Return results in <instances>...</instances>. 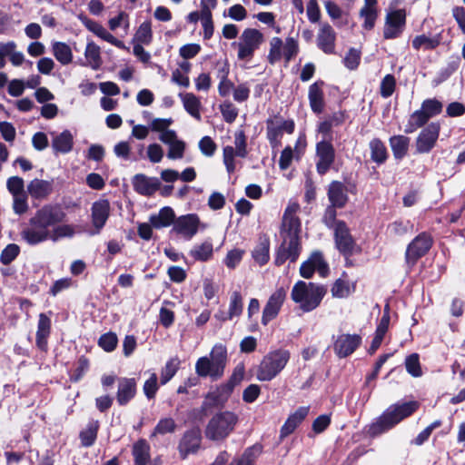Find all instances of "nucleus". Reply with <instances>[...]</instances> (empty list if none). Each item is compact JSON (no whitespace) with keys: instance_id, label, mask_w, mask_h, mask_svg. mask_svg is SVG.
Returning a JSON list of instances; mask_svg holds the SVG:
<instances>
[{"instance_id":"nucleus-64","label":"nucleus","mask_w":465,"mask_h":465,"mask_svg":"<svg viewBox=\"0 0 465 465\" xmlns=\"http://www.w3.org/2000/svg\"><path fill=\"white\" fill-rule=\"evenodd\" d=\"M387 231L391 235H403L409 231V223L395 221L388 225Z\"/></svg>"},{"instance_id":"nucleus-28","label":"nucleus","mask_w":465,"mask_h":465,"mask_svg":"<svg viewBox=\"0 0 465 465\" xmlns=\"http://www.w3.org/2000/svg\"><path fill=\"white\" fill-rule=\"evenodd\" d=\"M232 391L226 383L221 384L215 390L207 393L205 397L206 404L213 407L223 406L228 401Z\"/></svg>"},{"instance_id":"nucleus-31","label":"nucleus","mask_w":465,"mask_h":465,"mask_svg":"<svg viewBox=\"0 0 465 465\" xmlns=\"http://www.w3.org/2000/svg\"><path fill=\"white\" fill-rule=\"evenodd\" d=\"M150 450L151 447L144 439L134 442L132 449L134 465H146L151 458Z\"/></svg>"},{"instance_id":"nucleus-53","label":"nucleus","mask_w":465,"mask_h":465,"mask_svg":"<svg viewBox=\"0 0 465 465\" xmlns=\"http://www.w3.org/2000/svg\"><path fill=\"white\" fill-rule=\"evenodd\" d=\"M20 253V247L15 243H9L0 254V262L5 264H10Z\"/></svg>"},{"instance_id":"nucleus-59","label":"nucleus","mask_w":465,"mask_h":465,"mask_svg":"<svg viewBox=\"0 0 465 465\" xmlns=\"http://www.w3.org/2000/svg\"><path fill=\"white\" fill-rule=\"evenodd\" d=\"M173 123L172 118H154L150 123V128L160 135L167 131Z\"/></svg>"},{"instance_id":"nucleus-15","label":"nucleus","mask_w":465,"mask_h":465,"mask_svg":"<svg viewBox=\"0 0 465 465\" xmlns=\"http://www.w3.org/2000/svg\"><path fill=\"white\" fill-rule=\"evenodd\" d=\"M361 344V337L359 334L342 333L335 338L333 351L339 358H346L352 354Z\"/></svg>"},{"instance_id":"nucleus-5","label":"nucleus","mask_w":465,"mask_h":465,"mask_svg":"<svg viewBox=\"0 0 465 465\" xmlns=\"http://www.w3.org/2000/svg\"><path fill=\"white\" fill-rule=\"evenodd\" d=\"M238 420L237 414L230 411L215 413L205 428V437L212 440H223L233 431Z\"/></svg>"},{"instance_id":"nucleus-6","label":"nucleus","mask_w":465,"mask_h":465,"mask_svg":"<svg viewBox=\"0 0 465 465\" xmlns=\"http://www.w3.org/2000/svg\"><path fill=\"white\" fill-rule=\"evenodd\" d=\"M289 360L290 352L286 350L269 352L258 367L257 379L261 381H272L284 369Z\"/></svg>"},{"instance_id":"nucleus-8","label":"nucleus","mask_w":465,"mask_h":465,"mask_svg":"<svg viewBox=\"0 0 465 465\" xmlns=\"http://www.w3.org/2000/svg\"><path fill=\"white\" fill-rule=\"evenodd\" d=\"M263 41V35L259 30L254 28L245 29L240 35L239 41L234 44L238 49V58L240 60H250Z\"/></svg>"},{"instance_id":"nucleus-46","label":"nucleus","mask_w":465,"mask_h":465,"mask_svg":"<svg viewBox=\"0 0 465 465\" xmlns=\"http://www.w3.org/2000/svg\"><path fill=\"white\" fill-rule=\"evenodd\" d=\"M352 291L350 282L341 278L334 282L331 289L332 297L339 299L347 298Z\"/></svg>"},{"instance_id":"nucleus-9","label":"nucleus","mask_w":465,"mask_h":465,"mask_svg":"<svg viewBox=\"0 0 465 465\" xmlns=\"http://www.w3.org/2000/svg\"><path fill=\"white\" fill-rule=\"evenodd\" d=\"M433 240L429 233L421 232L417 235L407 246L405 261L409 267L416 264L431 248Z\"/></svg>"},{"instance_id":"nucleus-7","label":"nucleus","mask_w":465,"mask_h":465,"mask_svg":"<svg viewBox=\"0 0 465 465\" xmlns=\"http://www.w3.org/2000/svg\"><path fill=\"white\" fill-rule=\"evenodd\" d=\"M300 232L301 230L291 231L290 229L281 228L282 242L277 250L274 260L277 266H281L287 260L294 262L298 259L302 249Z\"/></svg>"},{"instance_id":"nucleus-17","label":"nucleus","mask_w":465,"mask_h":465,"mask_svg":"<svg viewBox=\"0 0 465 465\" xmlns=\"http://www.w3.org/2000/svg\"><path fill=\"white\" fill-rule=\"evenodd\" d=\"M6 58L15 67H19L25 62V54L17 50L15 41L0 42V69L5 66Z\"/></svg>"},{"instance_id":"nucleus-39","label":"nucleus","mask_w":465,"mask_h":465,"mask_svg":"<svg viewBox=\"0 0 465 465\" xmlns=\"http://www.w3.org/2000/svg\"><path fill=\"white\" fill-rule=\"evenodd\" d=\"M252 258L260 265H264L268 262L270 259V240L268 238L260 239L252 251Z\"/></svg>"},{"instance_id":"nucleus-1","label":"nucleus","mask_w":465,"mask_h":465,"mask_svg":"<svg viewBox=\"0 0 465 465\" xmlns=\"http://www.w3.org/2000/svg\"><path fill=\"white\" fill-rule=\"evenodd\" d=\"M65 217L66 213L60 205L45 204L29 219L27 226L21 232V237L29 245L72 238L75 234V228L73 224L63 223Z\"/></svg>"},{"instance_id":"nucleus-12","label":"nucleus","mask_w":465,"mask_h":465,"mask_svg":"<svg viewBox=\"0 0 465 465\" xmlns=\"http://www.w3.org/2000/svg\"><path fill=\"white\" fill-rule=\"evenodd\" d=\"M405 24V10L398 9L387 13L383 27V37L385 39H394L399 37L404 30Z\"/></svg>"},{"instance_id":"nucleus-30","label":"nucleus","mask_w":465,"mask_h":465,"mask_svg":"<svg viewBox=\"0 0 465 465\" xmlns=\"http://www.w3.org/2000/svg\"><path fill=\"white\" fill-rule=\"evenodd\" d=\"M85 26L93 32L94 35H96L98 37L102 38L103 40L114 45V46L128 50V48L125 46L124 42L116 39L112 34H110L102 25L92 21L87 20L85 22Z\"/></svg>"},{"instance_id":"nucleus-23","label":"nucleus","mask_w":465,"mask_h":465,"mask_svg":"<svg viewBox=\"0 0 465 465\" xmlns=\"http://www.w3.org/2000/svg\"><path fill=\"white\" fill-rule=\"evenodd\" d=\"M310 408L302 406L298 408L293 413H292L281 428L280 437L282 439L292 434L295 429L302 422V420L308 416Z\"/></svg>"},{"instance_id":"nucleus-18","label":"nucleus","mask_w":465,"mask_h":465,"mask_svg":"<svg viewBox=\"0 0 465 465\" xmlns=\"http://www.w3.org/2000/svg\"><path fill=\"white\" fill-rule=\"evenodd\" d=\"M137 393V381L134 378L122 377L117 380L116 401L119 406H126Z\"/></svg>"},{"instance_id":"nucleus-51","label":"nucleus","mask_w":465,"mask_h":465,"mask_svg":"<svg viewBox=\"0 0 465 465\" xmlns=\"http://www.w3.org/2000/svg\"><path fill=\"white\" fill-rule=\"evenodd\" d=\"M158 389L157 374L155 372H151L149 378L143 383V393L148 400H153L155 398Z\"/></svg>"},{"instance_id":"nucleus-60","label":"nucleus","mask_w":465,"mask_h":465,"mask_svg":"<svg viewBox=\"0 0 465 465\" xmlns=\"http://www.w3.org/2000/svg\"><path fill=\"white\" fill-rule=\"evenodd\" d=\"M298 49V43L294 38L289 37L286 39L282 51V56L285 58L286 62H289L297 54Z\"/></svg>"},{"instance_id":"nucleus-41","label":"nucleus","mask_w":465,"mask_h":465,"mask_svg":"<svg viewBox=\"0 0 465 465\" xmlns=\"http://www.w3.org/2000/svg\"><path fill=\"white\" fill-rule=\"evenodd\" d=\"M84 56L87 61V65L96 70L101 66L102 59L100 54V47L94 43L90 42L87 44Z\"/></svg>"},{"instance_id":"nucleus-52","label":"nucleus","mask_w":465,"mask_h":465,"mask_svg":"<svg viewBox=\"0 0 465 465\" xmlns=\"http://www.w3.org/2000/svg\"><path fill=\"white\" fill-rule=\"evenodd\" d=\"M176 428V424L173 419L172 418H163L161 419L157 425L155 426L152 437L157 435V434H166V433H172L174 431Z\"/></svg>"},{"instance_id":"nucleus-20","label":"nucleus","mask_w":465,"mask_h":465,"mask_svg":"<svg viewBox=\"0 0 465 465\" xmlns=\"http://www.w3.org/2000/svg\"><path fill=\"white\" fill-rule=\"evenodd\" d=\"M201 445V435L198 430H191L186 431L182 437L178 450L180 457L185 460L188 455L197 452Z\"/></svg>"},{"instance_id":"nucleus-11","label":"nucleus","mask_w":465,"mask_h":465,"mask_svg":"<svg viewBox=\"0 0 465 465\" xmlns=\"http://www.w3.org/2000/svg\"><path fill=\"white\" fill-rule=\"evenodd\" d=\"M442 110V104L436 99H427L421 104L420 110L415 111L410 118V126L411 129L423 125L427 121L439 114Z\"/></svg>"},{"instance_id":"nucleus-45","label":"nucleus","mask_w":465,"mask_h":465,"mask_svg":"<svg viewBox=\"0 0 465 465\" xmlns=\"http://www.w3.org/2000/svg\"><path fill=\"white\" fill-rule=\"evenodd\" d=\"M440 45L438 38H431L425 35H416L412 40V47L415 50H432Z\"/></svg>"},{"instance_id":"nucleus-47","label":"nucleus","mask_w":465,"mask_h":465,"mask_svg":"<svg viewBox=\"0 0 465 465\" xmlns=\"http://www.w3.org/2000/svg\"><path fill=\"white\" fill-rule=\"evenodd\" d=\"M152 27H151V22L145 21L143 24L140 25L139 28L137 29L134 41L136 44H145L148 45L152 41Z\"/></svg>"},{"instance_id":"nucleus-56","label":"nucleus","mask_w":465,"mask_h":465,"mask_svg":"<svg viewBox=\"0 0 465 465\" xmlns=\"http://www.w3.org/2000/svg\"><path fill=\"white\" fill-rule=\"evenodd\" d=\"M118 339L115 333L107 332L103 334L98 341V345L105 351H113L117 346Z\"/></svg>"},{"instance_id":"nucleus-19","label":"nucleus","mask_w":465,"mask_h":465,"mask_svg":"<svg viewBox=\"0 0 465 465\" xmlns=\"http://www.w3.org/2000/svg\"><path fill=\"white\" fill-rule=\"evenodd\" d=\"M134 190L143 196H152L161 188V182L156 177H149L143 173L135 174L132 179Z\"/></svg>"},{"instance_id":"nucleus-57","label":"nucleus","mask_w":465,"mask_h":465,"mask_svg":"<svg viewBox=\"0 0 465 465\" xmlns=\"http://www.w3.org/2000/svg\"><path fill=\"white\" fill-rule=\"evenodd\" d=\"M244 254V251L241 249H232L229 251L223 260L224 264L227 268L232 270L236 268V266L242 260V256Z\"/></svg>"},{"instance_id":"nucleus-48","label":"nucleus","mask_w":465,"mask_h":465,"mask_svg":"<svg viewBox=\"0 0 465 465\" xmlns=\"http://www.w3.org/2000/svg\"><path fill=\"white\" fill-rule=\"evenodd\" d=\"M284 44L279 37H272L270 41V52L268 60L271 64H274L281 60L282 57Z\"/></svg>"},{"instance_id":"nucleus-49","label":"nucleus","mask_w":465,"mask_h":465,"mask_svg":"<svg viewBox=\"0 0 465 465\" xmlns=\"http://www.w3.org/2000/svg\"><path fill=\"white\" fill-rule=\"evenodd\" d=\"M310 260L314 267V270L318 272V273L322 277H326L329 273V265L324 260L322 253L319 251L313 252L310 256Z\"/></svg>"},{"instance_id":"nucleus-35","label":"nucleus","mask_w":465,"mask_h":465,"mask_svg":"<svg viewBox=\"0 0 465 465\" xmlns=\"http://www.w3.org/2000/svg\"><path fill=\"white\" fill-rule=\"evenodd\" d=\"M52 51L55 59L63 65H66L73 61V53L71 47L64 42H54Z\"/></svg>"},{"instance_id":"nucleus-55","label":"nucleus","mask_w":465,"mask_h":465,"mask_svg":"<svg viewBox=\"0 0 465 465\" xmlns=\"http://www.w3.org/2000/svg\"><path fill=\"white\" fill-rule=\"evenodd\" d=\"M299 147H295V153L292 149V147H285L282 150L279 161V165L282 170H286L290 167L292 161L294 157L298 158L300 152L298 151Z\"/></svg>"},{"instance_id":"nucleus-42","label":"nucleus","mask_w":465,"mask_h":465,"mask_svg":"<svg viewBox=\"0 0 465 465\" xmlns=\"http://www.w3.org/2000/svg\"><path fill=\"white\" fill-rule=\"evenodd\" d=\"M98 429L99 422L97 420H93L89 422L87 427L80 432V440L83 446L90 447L94 443L97 438Z\"/></svg>"},{"instance_id":"nucleus-40","label":"nucleus","mask_w":465,"mask_h":465,"mask_svg":"<svg viewBox=\"0 0 465 465\" xmlns=\"http://www.w3.org/2000/svg\"><path fill=\"white\" fill-rule=\"evenodd\" d=\"M247 154L246 147H224L223 162L226 165L228 173H233L235 165L233 162L234 156L244 157Z\"/></svg>"},{"instance_id":"nucleus-14","label":"nucleus","mask_w":465,"mask_h":465,"mask_svg":"<svg viewBox=\"0 0 465 465\" xmlns=\"http://www.w3.org/2000/svg\"><path fill=\"white\" fill-rule=\"evenodd\" d=\"M111 206L106 199H100L93 203L91 207V223L93 231L91 234H99L105 226L110 216Z\"/></svg>"},{"instance_id":"nucleus-22","label":"nucleus","mask_w":465,"mask_h":465,"mask_svg":"<svg viewBox=\"0 0 465 465\" xmlns=\"http://www.w3.org/2000/svg\"><path fill=\"white\" fill-rule=\"evenodd\" d=\"M51 334V318L45 313H40L35 334L36 347L45 351L47 350L48 338Z\"/></svg>"},{"instance_id":"nucleus-50","label":"nucleus","mask_w":465,"mask_h":465,"mask_svg":"<svg viewBox=\"0 0 465 465\" xmlns=\"http://www.w3.org/2000/svg\"><path fill=\"white\" fill-rule=\"evenodd\" d=\"M405 368L409 374L412 377H420L422 371L420 363V356L418 353H412L405 359Z\"/></svg>"},{"instance_id":"nucleus-36","label":"nucleus","mask_w":465,"mask_h":465,"mask_svg":"<svg viewBox=\"0 0 465 465\" xmlns=\"http://www.w3.org/2000/svg\"><path fill=\"white\" fill-rule=\"evenodd\" d=\"M52 183L48 181L35 179L28 185L30 195L35 199L45 198L52 192Z\"/></svg>"},{"instance_id":"nucleus-4","label":"nucleus","mask_w":465,"mask_h":465,"mask_svg":"<svg viewBox=\"0 0 465 465\" xmlns=\"http://www.w3.org/2000/svg\"><path fill=\"white\" fill-rule=\"evenodd\" d=\"M227 363V350L222 345H215L210 354V358L203 356L197 360L195 363V372L199 377H211L216 381L220 379L224 372Z\"/></svg>"},{"instance_id":"nucleus-61","label":"nucleus","mask_w":465,"mask_h":465,"mask_svg":"<svg viewBox=\"0 0 465 465\" xmlns=\"http://www.w3.org/2000/svg\"><path fill=\"white\" fill-rule=\"evenodd\" d=\"M24 180L18 176H13L7 180V188L13 195L25 193Z\"/></svg>"},{"instance_id":"nucleus-16","label":"nucleus","mask_w":465,"mask_h":465,"mask_svg":"<svg viewBox=\"0 0 465 465\" xmlns=\"http://www.w3.org/2000/svg\"><path fill=\"white\" fill-rule=\"evenodd\" d=\"M200 219L195 213L179 216L174 221L173 231L186 240H191L198 232Z\"/></svg>"},{"instance_id":"nucleus-29","label":"nucleus","mask_w":465,"mask_h":465,"mask_svg":"<svg viewBox=\"0 0 465 465\" xmlns=\"http://www.w3.org/2000/svg\"><path fill=\"white\" fill-rule=\"evenodd\" d=\"M174 211L169 206L163 207L158 213L152 214L149 218L150 223L155 229L168 227L171 224H174Z\"/></svg>"},{"instance_id":"nucleus-13","label":"nucleus","mask_w":465,"mask_h":465,"mask_svg":"<svg viewBox=\"0 0 465 465\" xmlns=\"http://www.w3.org/2000/svg\"><path fill=\"white\" fill-rule=\"evenodd\" d=\"M285 300L286 291L282 287L278 288L270 295L266 304L262 309L261 322L263 326L268 325L269 322L277 318Z\"/></svg>"},{"instance_id":"nucleus-37","label":"nucleus","mask_w":465,"mask_h":465,"mask_svg":"<svg viewBox=\"0 0 465 465\" xmlns=\"http://www.w3.org/2000/svg\"><path fill=\"white\" fill-rule=\"evenodd\" d=\"M243 300L240 292L234 291L230 296L229 310L226 317H222L223 322L232 320L234 317H239L242 313Z\"/></svg>"},{"instance_id":"nucleus-58","label":"nucleus","mask_w":465,"mask_h":465,"mask_svg":"<svg viewBox=\"0 0 465 465\" xmlns=\"http://www.w3.org/2000/svg\"><path fill=\"white\" fill-rule=\"evenodd\" d=\"M396 81L393 75L387 74L381 83V94L382 97L391 96L395 90Z\"/></svg>"},{"instance_id":"nucleus-33","label":"nucleus","mask_w":465,"mask_h":465,"mask_svg":"<svg viewBox=\"0 0 465 465\" xmlns=\"http://www.w3.org/2000/svg\"><path fill=\"white\" fill-rule=\"evenodd\" d=\"M333 147H317V171L324 174L334 161Z\"/></svg>"},{"instance_id":"nucleus-2","label":"nucleus","mask_w":465,"mask_h":465,"mask_svg":"<svg viewBox=\"0 0 465 465\" xmlns=\"http://www.w3.org/2000/svg\"><path fill=\"white\" fill-rule=\"evenodd\" d=\"M419 408L420 403L417 401L391 405L374 422L368 426V435L374 438L388 431L401 420L412 415Z\"/></svg>"},{"instance_id":"nucleus-32","label":"nucleus","mask_w":465,"mask_h":465,"mask_svg":"<svg viewBox=\"0 0 465 465\" xmlns=\"http://www.w3.org/2000/svg\"><path fill=\"white\" fill-rule=\"evenodd\" d=\"M185 111L194 119L201 120L202 104L200 99L193 93L179 94Z\"/></svg>"},{"instance_id":"nucleus-26","label":"nucleus","mask_w":465,"mask_h":465,"mask_svg":"<svg viewBox=\"0 0 465 465\" xmlns=\"http://www.w3.org/2000/svg\"><path fill=\"white\" fill-rule=\"evenodd\" d=\"M359 15L363 21L362 27L368 31L373 29L378 17L377 0H364Z\"/></svg>"},{"instance_id":"nucleus-10","label":"nucleus","mask_w":465,"mask_h":465,"mask_svg":"<svg viewBox=\"0 0 465 465\" xmlns=\"http://www.w3.org/2000/svg\"><path fill=\"white\" fill-rule=\"evenodd\" d=\"M334 242L338 251L346 258L351 256L357 249L350 229L343 221H339L334 227Z\"/></svg>"},{"instance_id":"nucleus-34","label":"nucleus","mask_w":465,"mask_h":465,"mask_svg":"<svg viewBox=\"0 0 465 465\" xmlns=\"http://www.w3.org/2000/svg\"><path fill=\"white\" fill-rule=\"evenodd\" d=\"M195 261L207 262L213 255V245L211 240H205L202 243L195 244L189 252Z\"/></svg>"},{"instance_id":"nucleus-63","label":"nucleus","mask_w":465,"mask_h":465,"mask_svg":"<svg viewBox=\"0 0 465 465\" xmlns=\"http://www.w3.org/2000/svg\"><path fill=\"white\" fill-rule=\"evenodd\" d=\"M201 51V45L198 44H187L180 47L179 54L183 59H191L196 56Z\"/></svg>"},{"instance_id":"nucleus-3","label":"nucleus","mask_w":465,"mask_h":465,"mask_svg":"<svg viewBox=\"0 0 465 465\" xmlns=\"http://www.w3.org/2000/svg\"><path fill=\"white\" fill-rule=\"evenodd\" d=\"M326 293L325 285L298 281L292 289L291 298L303 312H310L320 306Z\"/></svg>"},{"instance_id":"nucleus-25","label":"nucleus","mask_w":465,"mask_h":465,"mask_svg":"<svg viewBox=\"0 0 465 465\" xmlns=\"http://www.w3.org/2000/svg\"><path fill=\"white\" fill-rule=\"evenodd\" d=\"M335 33L332 27L328 24H322L317 35L318 46L326 54H331L334 51Z\"/></svg>"},{"instance_id":"nucleus-43","label":"nucleus","mask_w":465,"mask_h":465,"mask_svg":"<svg viewBox=\"0 0 465 465\" xmlns=\"http://www.w3.org/2000/svg\"><path fill=\"white\" fill-rule=\"evenodd\" d=\"M440 126L436 124L428 125L419 136L420 145H432L439 136Z\"/></svg>"},{"instance_id":"nucleus-44","label":"nucleus","mask_w":465,"mask_h":465,"mask_svg":"<svg viewBox=\"0 0 465 465\" xmlns=\"http://www.w3.org/2000/svg\"><path fill=\"white\" fill-rule=\"evenodd\" d=\"M180 361L178 358L170 359L161 370L160 383L166 384L176 374L179 369Z\"/></svg>"},{"instance_id":"nucleus-38","label":"nucleus","mask_w":465,"mask_h":465,"mask_svg":"<svg viewBox=\"0 0 465 465\" xmlns=\"http://www.w3.org/2000/svg\"><path fill=\"white\" fill-rule=\"evenodd\" d=\"M308 96L312 110L315 113H321L324 104L322 85L318 83L312 84L309 88Z\"/></svg>"},{"instance_id":"nucleus-27","label":"nucleus","mask_w":465,"mask_h":465,"mask_svg":"<svg viewBox=\"0 0 465 465\" xmlns=\"http://www.w3.org/2000/svg\"><path fill=\"white\" fill-rule=\"evenodd\" d=\"M300 211V204L295 201H290L282 216V228L301 230V221L297 216Z\"/></svg>"},{"instance_id":"nucleus-62","label":"nucleus","mask_w":465,"mask_h":465,"mask_svg":"<svg viewBox=\"0 0 465 465\" xmlns=\"http://www.w3.org/2000/svg\"><path fill=\"white\" fill-rule=\"evenodd\" d=\"M261 393V388L257 384H250L242 392V400L247 403L254 402Z\"/></svg>"},{"instance_id":"nucleus-54","label":"nucleus","mask_w":465,"mask_h":465,"mask_svg":"<svg viewBox=\"0 0 465 465\" xmlns=\"http://www.w3.org/2000/svg\"><path fill=\"white\" fill-rule=\"evenodd\" d=\"M260 453V449L257 447H251L245 450L242 457L238 460H232L231 463L235 465H253L255 459Z\"/></svg>"},{"instance_id":"nucleus-24","label":"nucleus","mask_w":465,"mask_h":465,"mask_svg":"<svg viewBox=\"0 0 465 465\" xmlns=\"http://www.w3.org/2000/svg\"><path fill=\"white\" fill-rule=\"evenodd\" d=\"M348 187L341 182L333 181L328 188V199L334 207L342 208L348 202Z\"/></svg>"},{"instance_id":"nucleus-21","label":"nucleus","mask_w":465,"mask_h":465,"mask_svg":"<svg viewBox=\"0 0 465 465\" xmlns=\"http://www.w3.org/2000/svg\"><path fill=\"white\" fill-rule=\"evenodd\" d=\"M293 122L284 120L280 116H274L267 121L268 137L271 143H278L279 137L283 134H292L293 131Z\"/></svg>"}]
</instances>
